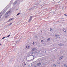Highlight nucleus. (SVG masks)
I'll return each instance as SVG.
<instances>
[{"instance_id": "nucleus-1", "label": "nucleus", "mask_w": 67, "mask_h": 67, "mask_svg": "<svg viewBox=\"0 0 67 67\" xmlns=\"http://www.w3.org/2000/svg\"><path fill=\"white\" fill-rule=\"evenodd\" d=\"M32 16H31L30 17V18L29 20V22H30L32 20Z\"/></svg>"}, {"instance_id": "nucleus-2", "label": "nucleus", "mask_w": 67, "mask_h": 67, "mask_svg": "<svg viewBox=\"0 0 67 67\" xmlns=\"http://www.w3.org/2000/svg\"><path fill=\"white\" fill-rule=\"evenodd\" d=\"M13 18H12L11 19H9L8 21V22H9V21H11L12 20H13Z\"/></svg>"}, {"instance_id": "nucleus-3", "label": "nucleus", "mask_w": 67, "mask_h": 67, "mask_svg": "<svg viewBox=\"0 0 67 67\" xmlns=\"http://www.w3.org/2000/svg\"><path fill=\"white\" fill-rule=\"evenodd\" d=\"M10 11H8L6 13V14H9V13H10Z\"/></svg>"}, {"instance_id": "nucleus-4", "label": "nucleus", "mask_w": 67, "mask_h": 67, "mask_svg": "<svg viewBox=\"0 0 67 67\" xmlns=\"http://www.w3.org/2000/svg\"><path fill=\"white\" fill-rule=\"evenodd\" d=\"M55 36H56V37H58V38L59 37V36L57 35H55Z\"/></svg>"}, {"instance_id": "nucleus-5", "label": "nucleus", "mask_w": 67, "mask_h": 67, "mask_svg": "<svg viewBox=\"0 0 67 67\" xmlns=\"http://www.w3.org/2000/svg\"><path fill=\"white\" fill-rule=\"evenodd\" d=\"M7 15V14H6L5 15V18H7V17H8V16H9V15Z\"/></svg>"}, {"instance_id": "nucleus-6", "label": "nucleus", "mask_w": 67, "mask_h": 67, "mask_svg": "<svg viewBox=\"0 0 67 67\" xmlns=\"http://www.w3.org/2000/svg\"><path fill=\"white\" fill-rule=\"evenodd\" d=\"M41 64V63H39L37 64V65H38V66H40Z\"/></svg>"}, {"instance_id": "nucleus-7", "label": "nucleus", "mask_w": 67, "mask_h": 67, "mask_svg": "<svg viewBox=\"0 0 67 67\" xmlns=\"http://www.w3.org/2000/svg\"><path fill=\"white\" fill-rule=\"evenodd\" d=\"M58 45H59V46H63V45H64V44H58Z\"/></svg>"}, {"instance_id": "nucleus-8", "label": "nucleus", "mask_w": 67, "mask_h": 67, "mask_svg": "<svg viewBox=\"0 0 67 67\" xmlns=\"http://www.w3.org/2000/svg\"><path fill=\"white\" fill-rule=\"evenodd\" d=\"M62 58H63V56H62L60 58H59V60H61V59H62Z\"/></svg>"}, {"instance_id": "nucleus-9", "label": "nucleus", "mask_w": 67, "mask_h": 67, "mask_svg": "<svg viewBox=\"0 0 67 67\" xmlns=\"http://www.w3.org/2000/svg\"><path fill=\"white\" fill-rule=\"evenodd\" d=\"M63 30L64 32L66 33V30H65V28H63Z\"/></svg>"}, {"instance_id": "nucleus-10", "label": "nucleus", "mask_w": 67, "mask_h": 67, "mask_svg": "<svg viewBox=\"0 0 67 67\" xmlns=\"http://www.w3.org/2000/svg\"><path fill=\"white\" fill-rule=\"evenodd\" d=\"M26 47L27 48H30V46H26Z\"/></svg>"}, {"instance_id": "nucleus-11", "label": "nucleus", "mask_w": 67, "mask_h": 67, "mask_svg": "<svg viewBox=\"0 0 67 67\" xmlns=\"http://www.w3.org/2000/svg\"><path fill=\"white\" fill-rule=\"evenodd\" d=\"M12 24V23H10V24H8V25L7 26H10V25H11Z\"/></svg>"}, {"instance_id": "nucleus-12", "label": "nucleus", "mask_w": 67, "mask_h": 67, "mask_svg": "<svg viewBox=\"0 0 67 67\" xmlns=\"http://www.w3.org/2000/svg\"><path fill=\"white\" fill-rule=\"evenodd\" d=\"M49 40H50V38H48L47 40V41H49Z\"/></svg>"}, {"instance_id": "nucleus-13", "label": "nucleus", "mask_w": 67, "mask_h": 67, "mask_svg": "<svg viewBox=\"0 0 67 67\" xmlns=\"http://www.w3.org/2000/svg\"><path fill=\"white\" fill-rule=\"evenodd\" d=\"M53 67H56V65H55V64L53 65Z\"/></svg>"}, {"instance_id": "nucleus-14", "label": "nucleus", "mask_w": 67, "mask_h": 67, "mask_svg": "<svg viewBox=\"0 0 67 67\" xmlns=\"http://www.w3.org/2000/svg\"><path fill=\"white\" fill-rule=\"evenodd\" d=\"M19 14H20V13H18V14H17L16 16H17V15H19Z\"/></svg>"}, {"instance_id": "nucleus-15", "label": "nucleus", "mask_w": 67, "mask_h": 67, "mask_svg": "<svg viewBox=\"0 0 67 67\" xmlns=\"http://www.w3.org/2000/svg\"><path fill=\"white\" fill-rule=\"evenodd\" d=\"M16 2H17V1H15L14 3V4H15V3H16Z\"/></svg>"}, {"instance_id": "nucleus-16", "label": "nucleus", "mask_w": 67, "mask_h": 67, "mask_svg": "<svg viewBox=\"0 0 67 67\" xmlns=\"http://www.w3.org/2000/svg\"><path fill=\"white\" fill-rule=\"evenodd\" d=\"M41 42H42V43H43V40H41Z\"/></svg>"}, {"instance_id": "nucleus-17", "label": "nucleus", "mask_w": 67, "mask_h": 67, "mask_svg": "<svg viewBox=\"0 0 67 67\" xmlns=\"http://www.w3.org/2000/svg\"><path fill=\"white\" fill-rule=\"evenodd\" d=\"M35 50V48H33L32 49V50L33 51H34V50Z\"/></svg>"}, {"instance_id": "nucleus-18", "label": "nucleus", "mask_w": 67, "mask_h": 67, "mask_svg": "<svg viewBox=\"0 0 67 67\" xmlns=\"http://www.w3.org/2000/svg\"><path fill=\"white\" fill-rule=\"evenodd\" d=\"M1 12L0 13V14H1ZM2 16V15H0V18H1V17Z\"/></svg>"}, {"instance_id": "nucleus-19", "label": "nucleus", "mask_w": 67, "mask_h": 67, "mask_svg": "<svg viewBox=\"0 0 67 67\" xmlns=\"http://www.w3.org/2000/svg\"><path fill=\"white\" fill-rule=\"evenodd\" d=\"M4 38H5V37H3V38H2V40H3V39H4Z\"/></svg>"}, {"instance_id": "nucleus-20", "label": "nucleus", "mask_w": 67, "mask_h": 67, "mask_svg": "<svg viewBox=\"0 0 67 67\" xmlns=\"http://www.w3.org/2000/svg\"><path fill=\"white\" fill-rule=\"evenodd\" d=\"M10 35H9L8 36H7V37H9V36H10Z\"/></svg>"}, {"instance_id": "nucleus-21", "label": "nucleus", "mask_w": 67, "mask_h": 67, "mask_svg": "<svg viewBox=\"0 0 67 67\" xmlns=\"http://www.w3.org/2000/svg\"><path fill=\"white\" fill-rule=\"evenodd\" d=\"M50 31H51L52 30V28L50 29Z\"/></svg>"}, {"instance_id": "nucleus-22", "label": "nucleus", "mask_w": 67, "mask_h": 67, "mask_svg": "<svg viewBox=\"0 0 67 67\" xmlns=\"http://www.w3.org/2000/svg\"><path fill=\"white\" fill-rule=\"evenodd\" d=\"M32 44L33 45H34V42H33Z\"/></svg>"}, {"instance_id": "nucleus-23", "label": "nucleus", "mask_w": 67, "mask_h": 67, "mask_svg": "<svg viewBox=\"0 0 67 67\" xmlns=\"http://www.w3.org/2000/svg\"><path fill=\"white\" fill-rule=\"evenodd\" d=\"M66 64H65L64 65V66H66Z\"/></svg>"}, {"instance_id": "nucleus-24", "label": "nucleus", "mask_w": 67, "mask_h": 67, "mask_svg": "<svg viewBox=\"0 0 67 67\" xmlns=\"http://www.w3.org/2000/svg\"><path fill=\"white\" fill-rule=\"evenodd\" d=\"M26 65V64H25L24 65V66H25V65Z\"/></svg>"}, {"instance_id": "nucleus-25", "label": "nucleus", "mask_w": 67, "mask_h": 67, "mask_svg": "<svg viewBox=\"0 0 67 67\" xmlns=\"http://www.w3.org/2000/svg\"><path fill=\"white\" fill-rule=\"evenodd\" d=\"M24 64H25V62H24Z\"/></svg>"}, {"instance_id": "nucleus-26", "label": "nucleus", "mask_w": 67, "mask_h": 67, "mask_svg": "<svg viewBox=\"0 0 67 67\" xmlns=\"http://www.w3.org/2000/svg\"><path fill=\"white\" fill-rule=\"evenodd\" d=\"M41 32H42V31H41Z\"/></svg>"}, {"instance_id": "nucleus-27", "label": "nucleus", "mask_w": 67, "mask_h": 67, "mask_svg": "<svg viewBox=\"0 0 67 67\" xmlns=\"http://www.w3.org/2000/svg\"><path fill=\"white\" fill-rule=\"evenodd\" d=\"M58 64H60V63H58Z\"/></svg>"}, {"instance_id": "nucleus-28", "label": "nucleus", "mask_w": 67, "mask_h": 67, "mask_svg": "<svg viewBox=\"0 0 67 67\" xmlns=\"http://www.w3.org/2000/svg\"><path fill=\"white\" fill-rule=\"evenodd\" d=\"M1 45V44H0V45Z\"/></svg>"}, {"instance_id": "nucleus-29", "label": "nucleus", "mask_w": 67, "mask_h": 67, "mask_svg": "<svg viewBox=\"0 0 67 67\" xmlns=\"http://www.w3.org/2000/svg\"><path fill=\"white\" fill-rule=\"evenodd\" d=\"M66 67H67V66H66Z\"/></svg>"}, {"instance_id": "nucleus-30", "label": "nucleus", "mask_w": 67, "mask_h": 67, "mask_svg": "<svg viewBox=\"0 0 67 67\" xmlns=\"http://www.w3.org/2000/svg\"><path fill=\"white\" fill-rule=\"evenodd\" d=\"M35 67H36V66H35Z\"/></svg>"}]
</instances>
